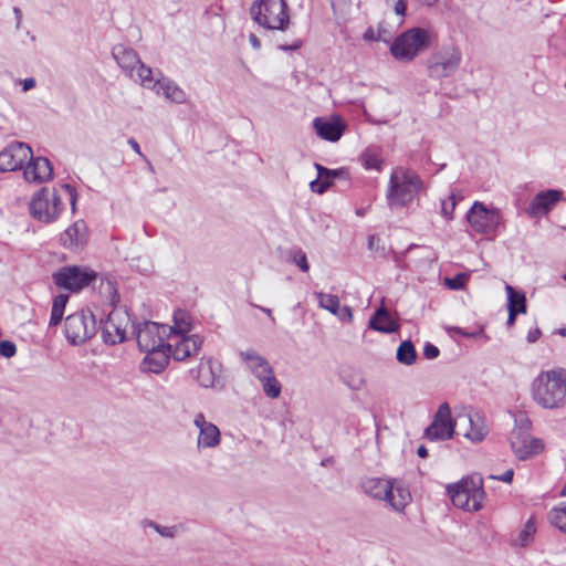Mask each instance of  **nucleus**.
Listing matches in <instances>:
<instances>
[{
	"mask_svg": "<svg viewBox=\"0 0 566 566\" xmlns=\"http://www.w3.org/2000/svg\"><path fill=\"white\" fill-rule=\"evenodd\" d=\"M62 245L70 250H78L86 243V226L83 221H76L69 227L60 238Z\"/></svg>",
	"mask_w": 566,
	"mask_h": 566,
	"instance_id": "obj_22",
	"label": "nucleus"
},
{
	"mask_svg": "<svg viewBox=\"0 0 566 566\" xmlns=\"http://www.w3.org/2000/svg\"><path fill=\"white\" fill-rule=\"evenodd\" d=\"M439 354H440V350L436 345H433L431 343H426V345L423 347V356L427 359H434L439 356Z\"/></svg>",
	"mask_w": 566,
	"mask_h": 566,
	"instance_id": "obj_51",
	"label": "nucleus"
},
{
	"mask_svg": "<svg viewBox=\"0 0 566 566\" xmlns=\"http://www.w3.org/2000/svg\"><path fill=\"white\" fill-rule=\"evenodd\" d=\"M369 328L384 333L391 334L399 329V324L391 317L386 307L380 306L376 310L374 315L368 322Z\"/></svg>",
	"mask_w": 566,
	"mask_h": 566,
	"instance_id": "obj_24",
	"label": "nucleus"
},
{
	"mask_svg": "<svg viewBox=\"0 0 566 566\" xmlns=\"http://www.w3.org/2000/svg\"><path fill=\"white\" fill-rule=\"evenodd\" d=\"M54 284L63 290L77 293L92 285L98 273L84 265H66L52 274Z\"/></svg>",
	"mask_w": 566,
	"mask_h": 566,
	"instance_id": "obj_8",
	"label": "nucleus"
},
{
	"mask_svg": "<svg viewBox=\"0 0 566 566\" xmlns=\"http://www.w3.org/2000/svg\"><path fill=\"white\" fill-rule=\"evenodd\" d=\"M457 420L451 416V409L448 402L439 406L434 413L432 422L424 430V438L430 441H446L453 438L455 433Z\"/></svg>",
	"mask_w": 566,
	"mask_h": 566,
	"instance_id": "obj_11",
	"label": "nucleus"
},
{
	"mask_svg": "<svg viewBox=\"0 0 566 566\" xmlns=\"http://www.w3.org/2000/svg\"><path fill=\"white\" fill-rule=\"evenodd\" d=\"M287 261L295 264L302 272H308L310 270L306 253L300 248L289 252Z\"/></svg>",
	"mask_w": 566,
	"mask_h": 566,
	"instance_id": "obj_43",
	"label": "nucleus"
},
{
	"mask_svg": "<svg viewBox=\"0 0 566 566\" xmlns=\"http://www.w3.org/2000/svg\"><path fill=\"white\" fill-rule=\"evenodd\" d=\"M551 523L566 534V502L553 507L548 514Z\"/></svg>",
	"mask_w": 566,
	"mask_h": 566,
	"instance_id": "obj_40",
	"label": "nucleus"
},
{
	"mask_svg": "<svg viewBox=\"0 0 566 566\" xmlns=\"http://www.w3.org/2000/svg\"><path fill=\"white\" fill-rule=\"evenodd\" d=\"M397 512H401L411 501V494L408 489L400 485L395 486L390 483V494L385 500Z\"/></svg>",
	"mask_w": 566,
	"mask_h": 566,
	"instance_id": "obj_32",
	"label": "nucleus"
},
{
	"mask_svg": "<svg viewBox=\"0 0 566 566\" xmlns=\"http://www.w3.org/2000/svg\"><path fill=\"white\" fill-rule=\"evenodd\" d=\"M262 312H264L270 318L272 322H275V318L273 317V314H272V311L270 308H266V307H259Z\"/></svg>",
	"mask_w": 566,
	"mask_h": 566,
	"instance_id": "obj_64",
	"label": "nucleus"
},
{
	"mask_svg": "<svg viewBox=\"0 0 566 566\" xmlns=\"http://www.w3.org/2000/svg\"><path fill=\"white\" fill-rule=\"evenodd\" d=\"M250 14L261 27L285 31L290 25L287 4L284 0H259L250 8Z\"/></svg>",
	"mask_w": 566,
	"mask_h": 566,
	"instance_id": "obj_5",
	"label": "nucleus"
},
{
	"mask_svg": "<svg viewBox=\"0 0 566 566\" xmlns=\"http://www.w3.org/2000/svg\"><path fill=\"white\" fill-rule=\"evenodd\" d=\"M35 80L33 77H28L22 81V90L24 92L30 91L35 87Z\"/></svg>",
	"mask_w": 566,
	"mask_h": 566,
	"instance_id": "obj_58",
	"label": "nucleus"
},
{
	"mask_svg": "<svg viewBox=\"0 0 566 566\" xmlns=\"http://www.w3.org/2000/svg\"><path fill=\"white\" fill-rule=\"evenodd\" d=\"M192 328L191 316L187 311L177 310L174 313V325L168 326V340L174 337L185 336Z\"/></svg>",
	"mask_w": 566,
	"mask_h": 566,
	"instance_id": "obj_28",
	"label": "nucleus"
},
{
	"mask_svg": "<svg viewBox=\"0 0 566 566\" xmlns=\"http://www.w3.org/2000/svg\"><path fill=\"white\" fill-rule=\"evenodd\" d=\"M417 454L420 457V458H427L428 457V450L424 446H420L417 450Z\"/></svg>",
	"mask_w": 566,
	"mask_h": 566,
	"instance_id": "obj_62",
	"label": "nucleus"
},
{
	"mask_svg": "<svg viewBox=\"0 0 566 566\" xmlns=\"http://www.w3.org/2000/svg\"><path fill=\"white\" fill-rule=\"evenodd\" d=\"M462 198L460 193L452 191L447 199L441 200V216L447 220H452L455 206Z\"/></svg>",
	"mask_w": 566,
	"mask_h": 566,
	"instance_id": "obj_42",
	"label": "nucleus"
},
{
	"mask_svg": "<svg viewBox=\"0 0 566 566\" xmlns=\"http://www.w3.org/2000/svg\"><path fill=\"white\" fill-rule=\"evenodd\" d=\"M17 353V347L15 345L10 342V340H2L0 343V354L6 357V358H10L12 356H14Z\"/></svg>",
	"mask_w": 566,
	"mask_h": 566,
	"instance_id": "obj_50",
	"label": "nucleus"
},
{
	"mask_svg": "<svg viewBox=\"0 0 566 566\" xmlns=\"http://www.w3.org/2000/svg\"><path fill=\"white\" fill-rule=\"evenodd\" d=\"M112 55L118 66L129 76L134 77L136 66L142 62L137 52L124 44H116L112 50Z\"/></svg>",
	"mask_w": 566,
	"mask_h": 566,
	"instance_id": "obj_21",
	"label": "nucleus"
},
{
	"mask_svg": "<svg viewBox=\"0 0 566 566\" xmlns=\"http://www.w3.org/2000/svg\"><path fill=\"white\" fill-rule=\"evenodd\" d=\"M97 332L96 318L91 311H80L66 317L65 337L72 345H81L91 339Z\"/></svg>",
	"mask_w": 566,
	"mask_h": 566,
	"instance_id": "obj_9",
	"label": "nucleus"
},
{
	"mask_svg": "<svg viewBox=\"0 0 566 566\" xmlns=\"http://www.w3.org/2000/svg\"><path fill=\"white\" fill-rule=\"evenodd\" d=\"M317 175L319 179L329 180L333 184V179L340 177L345 171L343 169H328L319 164H315Z\"/></svg>",
	"mask_w": 566,
	"mask_h": 566,
	"instance_id": "obj_47",
	"label": "nucleus"
},
{
	"mask_svg": "<svg viewBox=\"0 0 566 566\" xmlns=\"http://www.w3.org/2000/svg\"><path fill=\"white\" fill-rule=\"evenodd\" d=\"M424 188L421 177L415 170L396 167L390 174L387 201L390 207H406Z\"/></svg>",
	"mask_w": 566,
	"mask_h": 566,
	"instance_id": "obj_3",
	"label": "nucleus"
},
{
	"mask_svg": "<svg viewBox=\"0 0 566 566\" xmlns=\"http://www.w3.org/2000/svg\"><path fill=\"white\" fill-rule=\"evenodd\" d=\"M510 446L514 455L521 461L528 460L544 450V442L541 439L518 431H511Z\"/></svg>",
	"mask_w": 566,
	"mask_h": 566,
	"instance_id": "obj_15",
	"label": "nucleus"
},
{
	"mask_svg": "<svg viewBox=\"0 0 566 566\" xmlns=\"http://www.w3.org/2000/svg\"><path fill=\"white\" fill-rule=\"evenodd\" d=\"M517 314H521L520 312H517L516 310H511L509 311V317H507V326H513L515 324V319H516V315Z\"/></svg>",
	"mask_w": 566,
	"mask_h": 566,
	"instance_id": "obj_59",
	"label": "nucleus"
},
{
	"mask_svg": "<svg viewBox=\"0 0 566 566\" xmlns=\"http://www.w3.org/2000/svg\"><path fill=\"white\" fill-rule=\"evenodd\" d=\"M313 127L318 137L328 142H337L346 129V124L339 116L316 117Z\"/></svg>",
	"mask_w": 566,
	"mask_h": 566,
	"instance_id": "obj_18",
	"label": "nucleus"
},
{
	"mask_svg": "<svg viewBox=\"0 0 566 566\" xmlns=\"http://www.w3.org/2000/svg\"><path fill=\"white\" fill-rule=\"evenodd\" d=\"M448 494L454 506L468 512H476L482 509L484 490L479 478H463L455 484L448 485Z\"/></svg>",
	"mask_w": 566,
	"mask_h": 566,
	"instance_id": "obj_7",
	"label": "nucleus"
},
{
	"mask_svg": "<svg viewBox=\"0 0 566 566\" xmlns=\"http://www.w3.org/2000/svg\"><path fill=\"white\" fill-rule=\"evenodd\" d=\"M507 310H516L520 313H526V297L523 292L516 291L512 285L506 284Z\"/></svg>",
	"mask_w": 566,
	"mask_h": 566,
	"instance_id": "obj_34",
	"label": "nucleus"
},
{
	"mask_svg": "<svg viewBox=\"0 0 566 566\" xmlns=\"http://www.w3.org/2000/svg\"><path fill=\"white\" fill-rule=\"evenodd\" d=\"M136 81H139L144 87L154 90L157 87V81L153 78V70L146 66L143 62H140L134 73V77Z\"/></svg>",
	"mask_w": 566,
	"mask_h": 566,
	"instance_id": "obj_38",
	"label": "nucleus"
},
{
	"mask_svg": "<svg viewBox=\"0 0 566 566\" xmlns=\"http://www.w3.org/2000/svg\"><path fill=\"white\" fill-rule=\"evenodd\" d=\"M249 40H250L251 45L255 50H259L261 48V42H260L259 38L255 34L251 33L250 36H249Z\"/></svg>",
	"mask_w": 566,
	"mask_h": 566,
	"instance_id": "obj_61",
	"label": "nucleus"
},
{
	"mask_svg": "<svg viewBox=\"0 0 566 566\" xmlns=\"http://www.w3.org/2000/svg\"><path fill=\"white\" fill-rule=\"evenodd\" d=\"M13 12H14V15H15V21H17L15 22V28L20 29L21 23H22V11L19 8H14Z\"/></svg>",
	"mask_w": 566,
	"mask_h": 566,
	"instance_id": "obj_60",
	"label": "nucleus"
},
{
	"mask_svg": "<svg viewBox=\"0 0 566 566\" xmlns=\"http://www.w3.org/2000/svg\"><path fill=\"white\" fill-rule=\"evenodd\" d=\"M69 295L66 294H59L53 298L50 326H56L61 323Z\"/></svg>",
	"mask_w": 566,
	"mask_h": 566,
	"instance_id": "obj_36",
	"label": "nucleus"
},
{
	"mask_svg": "<svg viewBox=\"0 0 566 566\" xmlns=\"http://www.w3.org/2000/svg\"><path fill=\"white\" fill-rule=\"evenodd\" d=\"M463 418H465L470 424V430L464 432L463 436L475 443L483 441L489 433L484 418L479 413L465 415Z\"/></svg>",
	"mask_w": 566,
	"mask_h": 566,
	"instance_id": "obj_27",
	"label": "nucleus"
},
{
	"mask_svg": "<svg viewBox=\"0 0 566 566\" xmlns=\"http://www.w3.org/2000/svg\"><path fill=\"white\" fill-rule=\"evenodd\" d=\"M193 426L198 429L196 449L198 452L216 449L221 444L220 429L208 421L203 412H198L193 417Z\"/></svg>",
	"mask_w": 566,
	"mask_h": 566,
	"instance_id": "obj_14",
	"label": "nucleus"
},
{
	"mask_svg": "<svg viewBox=\"0 0 566 566\" xmlns=\"http://www.w3.org/2000/svg\"><path fill=\"white\" fill-rule=\"evenodd\" d=\"M145 525L153 527L159 535L166 538H174L178 532L180 526H163L153 521H146Z\"/></svg>",
	"mask_w": 566,
	"mask_h": 566,
	"instance_id": "obj_45",
	"label": "nucleus"
},
{
	"mask_svg": "<svg viewBox=\"0 0 566 566\" xmlns=\"http://www.w3.org/2000/svg\"><path fill=\"white\" fill-rule=\"evenodd\" d=\"M465 218L474 232L484 235H493L502 222V214L499 209H490L480 201L472 205Z\"/></svg>",
	"mask_w": 566,
	"mask_h": 566,
	"instance_id": "obj_10",
	"label": "nucleus"
},
{
	"mask_svg": "<svg viewBox=\"0 0 566 566\" xmlns=\"http://www.w3.org/2000/svg\"><path fill=\"white\" fill-rule=\"evenodd\" d=\"M390 483L389 480L369 478L363 482V489L369 496L385 501L390 494Z\"/></svg>",
	"mask_w": 566,
	"mask_h": 566,
	"instance_id": "obj_29",
	"label": "nucleus"
},
{
	"mask_svg": "<svg viewBox=\"0 0 566 566\" xmlns=\"http://www.w3.org/2000/svg\"><path fill=\"white\" fill-rule=\"evenodd\" d=\"M333 315L344 323H350L353 321V310L349 306H340L339 304Z\"/></svg>",
	"mask_w": 566,
	"mask_h": 566,
	"instance_id": "obj_48",
	"label": "nucleus"
},
{
	"mask_svg": "<svg viewBox=\"0 0 566 566\" xmlns=\"http://www.w3.org/2000/svg\"><path fill=\"white\" fill-rule=\"evenodd\" d=\"M563 191L557 189L539 191L526 208V213L531 217L547 214L563 199Z\"/></svg>",
	"mask_w": 566,
	"mask_h": 566,
	"instance_id": "obj_19",
	"label": "nucleus"
},
{
	"mask_svg": "<svg viewBox=\"0 0 566 566\" xmlns=\"http://www.w3.org/2000/svg\"><path fill=\"white\" fill-rule=\"evenodd\" d=\"M514 476V471L512 469L506 470L502 475H490V479L499 480L505 483H511Z\"/></svg>",
	"mask_w": 566,
	"mask_h": 566,
	"instance_id": "obj_53",
	"label": "nucleus"
},
{
	"mask_svg": "<svg viewBox=\"0 0 566 566\" xmlns=\"http://www.w3.org/2000/svg\"><path fill=\"white\" fill-rule=\"evenodd\" d=\"M262 384L263 392L266 397L275 399L281 395L282 386L274 375V370L259 379Z\"/></svg>",
	"mask_w": 566,
	"mask_h": 566,
	"instance_id": "obj_37",
	"label": "nucleus"
},
{
	"mask_svg": "<svg viewBox=\"0 0 566 566\" xmlns=\"http://www.w3.org/2000/svg\"><path fill=\"white\" fill-rule=\"evenodd\" d=\"M437 39L438 33L431 28H411L394 40L390 45V53L398 61L411 62Z\"/></svg>",
	"mask_w": 566,
	"mask_h": 566,
	"instance_id": "obj_4",
	"label": "nucleus"
},
{
	"mask_svg": "<svg viewBox=\"0 0 566 566\" xmlns=\"http://www.w3.org/2000/svg\"><path fill=\"white\" fill-rule=\"evenodd\" d=\"M147 355L142 363L144 371L159 374L161 373L169 361V350L167 348L155 349L153 352H145Z\"/></svg>",
	"mask_w": 566,
	"mask_h": 566,
	"instance_id": "obj_25",
	"label": "nucleus"
},
{
	"mask_svg": "<svg viewBox=\"0 0 566 566\" xmlns=\"http://www.w3.org/2000/svg\"><path fill=\"white\" fill-rule=\"evenodd\" d=\"M536 533L535 521L531 517L520 531L517 536L513 539V545L518 547H526L533 542Z\"/></svg>",
	"mask_w": 566,
	"mask_h": 566,
	"instance_id": "obj_35",
	"label": "nucleus"
},
{
	"mask_svg": "<svg viewBox=\"0 0 566 566\" xmlns=\"http://www.w3.org/2000/svg\"><path fill=\"white\" fill-rule=\"evenodd\" d=\"M155 92L177 104H182L187 101L185 91L169 78L164 77L163 80H157V87L155 88Z\"/></svg>",
	"mask_w": 566,
	"mask_h": 566,
	"instance_id": "obj_26",
	"label": "nucleus"
},
{
	"mask_svg": "<svg viewBox=\"0 0 566 566\" xmlns=\"http://www.w3.org/2000/svg\"><path fill=\"white\" fill-rule=\"evenodd\" d=\"M203 344V338L198 335H185L168 340L167 350L171 353L175 360L184 361L196 356Z\"/></svg>",
	"mask_w": 566,
	"mask_h": 566,
	"instance_id": "obj_17",
	"label": "nucleus"
},
{
	"mask_svg": "<svg viewBox=\"0 0 566 566\" xmlns=\"http://www.w3.org/2000/svg\"><path fill=\"white\" fill-rule=\"evenodd\" d=\"M541 334H542L541 329L539 328H535V329L530 331L527 333L526 339H527L528 343H535L539 338Z\"/></svg>",
	"mask_w": 566,
	"mask_h": 566,
	"instance_id": "obj_57",
	"label": "nucleus"
},
{
	"mask_svg": "<svg viewBox=\"0 0 566 566\" xmlns=\"http://www.w3.org/2000/svg\"><path fill=\"white\" fill-rule=\"evenodd\" d=\"M219 377L216 373L214 364L211 358L201 361L197 369V380L200 386L205 388H212L216 386Z\"/></svg>",
	"mask_w": 566,
	"mask_h": 566,
	"instance_id": "obj_31",
	"label": "nucleus"
},
{
	"mask_svg": "<svg viewBox=\"0 0 566 566\" xmlns=\"http://www.w3.org/2000/svg\"><path fill=\"white\" fill-rule=\"evenodd\" d=\"M32 156V149L24 143L15 142L0 151V171H14L22 168Z\"/></svg>",
	"mask_w": 566,
	"mask_h": 566,
	"instance_id": "obj_16",
	"label": "nucleus"
},
{
	"mask_svg": "<svg viewBox=\"0 0 566 566\" xmlns=\"http://www.w3.org/2000/svg\"><path fill=\"white\" fill-rule=\"evenodd\" d=\"M130 317L126 311L114 308L102 323V338L105 344L116 345L126 340Z\"/></svg>",
	"mask_w": 566,
	"mask_h": 566,
	"instance_id": "obj_13",
	"label": "nucleus"
},
{
	"mask_svg": "<svg viewBox=\"0 0 566 566\" xmlns=\"http://www.w3.org/2000/svg\"><path fill=\"white\" fill-rule=\"evenodd\" d=\"M468 280L469 275L467 273H458L453 277H446L444 284L448 289L458 291L464 287Z\"/></svg>",
	"mask_w": 566,
	"mask_h": 566,
	"instance_id": "obj_46",
	"label": "nucleus"
},
{
	"mask_svg": "<svg viewBox=\"0 0 566 566\" xmlns=\"http://www.w3.org/2000/svg\"><path fill=\"white\" fill-rule=\"evenodd\" d=\"M379 239L376 235H369L368 238V247L370 250H374L376 241Z\"/></svg>",
	"mask_w": 566,
	"mask_h": 566,
	"instance_id": "obj_63",
	"label": "nucleus"
},
{
	"mask_svg": "<svg viewBox=\"0 0 566 566\" xmlns=\"http://www.w3.org/2000/svg\"><path fill=\"white\" fill-rule=\"evenodd\" d=\"M240 357L243 361L247 363L250 371L258 378L261 379L262 377H265L271 371H273V368L269 364V361L260 356L255 350L248 349L240 352Z\"/></svg>",
	"mask_w": 566,
	"mask_h": 566,
	"instance_id": "obj_23",
	"label": "nucleus"
},
{
	"mask_svg": "<svg viewBox=\"0 0 566 566\" xmlns=\"http://www.w3.org/2000/svg\"><path fill=\"white\" fill-rule=\"evenodd\" d=\"M417 350L411 340H403L397 348L396 359L406 366H411L417 360Z\"/></svg>",
	"mask_w": 566,
	"mask_h": 566,
	"instance_id": "obj_33",
	"label": "nucleus"
},
{
	"mask_svg": "<svg viewBox=\"0 0 566 566\" xmlns=\"http://www.w3.org/2000/svg\"><path fill=\"white\" fill-rule=\"evenodd\" d=\"M331 186L332 182L329 180L319 179L318 177L310 184L311 190L319 195L324 193Z\"/></svg>",
	"mask_w": 566,
	"mask_h": 566,
	"instance_id": "obj_49",
	"label": "nucleus"
},
{
	"mask_svg": "<svg viewBox=\"0 0 566 566\" xmlns=\"http://www.w3.org/2000/svg\"><path fill=\"white\" fill-rule=\"evenodd\" d=\"M27 167L23 170V177L28 182L42 184L50 180L53 176V168L48 158H29Z\"/></svg>",
	"mask_w": 566,
	"mask_h": 566,
	"instance_id": "obj_20",
	"label": "nucleus"
},
{
	"mask_svg": "<svg viewBox=\"0 0 566 566\" xmlns=\"http://www.w3.org/2000/svg\"><path fill=\"white\" fill-rule=\"evenodd\" d=\"M314 295L318 302V306L323 310L328 311L332 314L337 310V306L340 304L337 295L327 294L324 292H315Z\"/></svg>",
	"mask_w": 566,
	"mask_h": 566,
	"instance_id": "obj_41",
	"label": "nucleus"
},
{
	"mask_svg": "<svg viewBox=\"0 0 566 566\" xmlns=\"http://www.w3.org/2000/svg\"><path fill=\"white\" fill-rule=\"evenodd\" d=\"M532 421L528 416L523 411L514 413V428L512 431H518L520 433H531Z\"/></svg>",
	"mask_w": 566,
	"mask_h": 566,
	"instance_id": "obj_44",
	"label": "nucleus"
},
{
	"mask_svg": "<svg viewBox=\"0 0 566 566\" xmlns=\"http://www.w3.org/2000/svg\"><path fill=\"white\" fill-rule=\"evenodd\" d=\"M360 160L366 169H381L382 158L380 151L376 148H367L361 154Z\"/></svg>",
	"mask_w": 566,
	"mask_h": 566,
	"instance_id": "obj_39",
	"label": "nucleus"
},
{
	"mask_svg": "<svg viewBox=\"0 0 566 566\" xmlns=\"http://www.w3.org/2000/svg\"><path fill=\"white\" fill-rule=\"evenodd\" d=\"M99 279V286L98 292L99 294L105 298V301L112 305L115 306L119 302V293L117 289V282L116 280L108 275H98Z\"/></svg>",
	"mask_w": 566,
	"mask_h": 566,
	"instance_id": "obj_30",
	"label": "nucleus"
},
{
	"mask_svg": "<svg viewBox=\"0 0 566 566\" xmlns=\"http://www.w3.org/2000/svg\"><path fill=\"white\" fill-rule=\"evenodd\" d=\"M302 46V41L296 39L290 45L279 44L277 48L282 51H296Z\"/></svg>",
	"mask_w": 566,
	"mask_h": 566,
	"instance_id": "obj_54",
	"label": "nucleus"
},
{
	"mask_svg": "<svg viewBox=\"0 0 566 566\" xmlns=\"http://www.w3.org/2000/svg\"><path fill=\"white\" fill-rule=\"evenodd\" d=\"M462 62V52L454 44H446L436 49L427 59L428 76L441 81L453 76Z\"/></svg>",
	"mask_w": 566,
	"mask_h": 566,
	"instance_id": "obj_6",
	"label": "nucleus"
},
{
	"mask_svg": "<svg viewBox=\"0 0 566 566\" xmlns=\"http://www.w3.org/2000/svg\"><path fill=\"white\" fill-rule=\"evenodd\" d=\"M62 191L69 199L72 210H75L77 193L69 184L61 186L60 190L42 188L33 197L29 205L30 214L38 221L51 223L54 222L61 211L64 209L62 202Z\"/></svg>",
	"mask_w": 566,
	"mask_h": 566,
	"instance_id": "obj_2",
	"label": "nucleus"
},
{
	"mask_svg": "<svg viewBox=\"0 0 566 566\" xmlns=\"http://www.w3.org/2000/svg\"><path fill=\"white\" fill-rule=\"evenodd\" d=\"M366 41H380L381 34L380 31H376L374 28L369 27L363 35Z\"/></svg>",
	"mask_w": 566,
	"mask_h": 566,
	"instance_id": "obj_52",
	"label": "nucleus"
},
{
	"mask_svg": "<svg viewBox=\"0 0 566 566\" xmlns=\"http://www.w3.org/2000/svg\"><path fill=\"white\" fill-rule=\"evenodd\" d=\"M127 143H128V145L132 147V149H133L137 155H139L142 158H144L145 160H147V159H146V157H145V155L143 154V151H142V149H140L139 144L137 143V140H136V139H134V138H129V139L127 140Z\"/></svg>",
	"mask_w": 566,
	"mask_h": 566,
	"instance_id": "obj_56",
	"label": "nucleus"
},
{
	"mask_svg": "<svg viewBox=\"0 0 566 566\" xmlns=\"http://www.w3.org/2000/svg\"><path fill=\"white\" fill-rule=\"evenodd\" d=\"M394 10L398 15H405L407 10V3L405 0H396Z\"/></svg>",
	"mask_w": 566,
	"mask_h": 566,
	"instance_id": "obj_55",
	"label": "nucleus"
},
{
	"mask_svg": "<svg viewBox=\"0 0 566 566\" xmlns=\"http://www.w3.org/2000/svg\"><path fill=\"white\" fill-rule=\"evenodd\" d=\"M136 339L142 352L167 348L168 325L155 322H145L136 328Z\"/></svg>",
	"mask_w": 566,
	"mask_h": 566,
	"instance_id": "obj_12",
	"label": "nucleus"
},
{
	"mask_svg": "<svg viewBox=\"0 0 566 566\" xmlns=\"http://www.w3.org/2000/svg\"><path fill=\"white\" fill-rule=\"evenodd\" d=\"M532 399L544 409H557L566 405V369L541 371L531 384Z\"/></svg>",
	"mask_w": 566,
	"mask_h": 566,
	"instance_id": "obj_1",
	"label": "nucleus"
}]
</instances>
